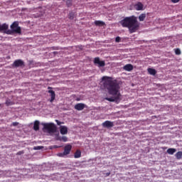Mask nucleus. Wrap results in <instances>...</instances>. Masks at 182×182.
I'll return each mask as SVG.
<instances>
[{"label":"nucleus","mask_w":182,"mask_h":182,"mask_svg":"<svg viewBox=\"0 0 182 182\" xmlns=\"http://www.w3.org/2000/svg\"><path fill=\"white\" fill-rule=\"evenodd\" d=\"M103 82V86L105 89H107L109 95H111V97H106L105 100L108 102H119L122 100V94H120V84L117 80H112L111 77L104 76L102 77Z\"/></svg>","instance_id":"f257e3e1"},{"label":"nucleus","mask_w":182,"mask_h":182,"mask_svg":"<svg viewBox=\"0 0 182 182\" xmlns=\"http://www.w3.org/2000/svg\"><path fill=\"white\" fill-rule=\"evenodd\" d=\"M119 23L122 25V28H128L130 33H134L139 29L140 24L137 21V17L134 16L125 17Z\"/></svg>","instance_id":"f03ea898"},{"label":"nucleus","mask_w":182,"mask_h":182,"mask_svg":"<svg viewBox=\"0 0 182 182\" xmlns=\"http://www.w3.org/2000/svg\"><path fill=\"white\" fill-rule=\"evenodd\" d=\"M43 129L48 130V133H56V125L53 123H44L43 124Z\"/></svg>","instance_id":"7ed1b4c3"},{"label":"nucleus","mask_w":182,"mask_h":182,"mask_svg":"<svg viewBox=\"0 0 182 182\" xmlns=\"http://www.w3.org/2000/svg\"><path fill=\"white\" fill-rule=\"evenodd\" d=\"M11 29L12 30L14 33H21L22 30L21 29V27L19 26V22L14 21L11 25Z\"/></svg>","instance_id":"20e7f679"},{"label":"nucleus","mask_w":182,"mask_h":182,"mask_svg":"<svg viewBox=\"0 0 182 182\" xmlns=\"http://www.w3.org/2000/svg\"><path fill=\"white\" fill-rule=\"evenodd\" d=\"M70 151H72V145L67 144L64 146L63 153H59V157H63V156H68V154H70Z\"/></svg>","instance_id":"39448f33"},{"label":"nucleus","mask_w":182,"mask_h":182,"mask_svg":"<svg viewBox=\"0 0 182 182\" xmlns=\"http://www.w3.org/2000/svg\"><path fill=\"white\" fill-rule=\"evenodd\" d=\"M23 66H25V63L21 59L16 60L12 64V68H22Z\"/></svg>","instance_id":"423d86ee"},{"label":"nucleus","mask_w":182,"mask_h":182,"mask_svg":"<svg viewBox=\"0 0 182 182\" xmlns=\"http://www.w3.org/2000/svg\"><path fill=\"white\" fill-rule=\"evenodd\" d=\"M94 63L95 65H98L99 68H103V66L106 65L105 61H100V58H99V57H97L94 59Z\"/></svg>","instance_id":"0eeeda50"},{"label":"nucleus","mask_w":182,"mask_h":182,"mask_svg":"<svg viewBox=\"0 0 182 182\" xmlns=\"http://www.w3.org/2000/svg\"><path fill=\"white\" fill-rule=\"evenodd\" d=\"M103 127H107V129H110V127H113L114 124L111 121H105L102 123Z\"/></svg>","instance_id":"6e6552de"},{"label":"nucleus","mask_w":182,"mask_h":182,"mask_svg":"<svg viewBox=\"0 0 182 182\" xmlns=\"http://www.w3.org/2000/svg\"><path fill=\"white\" fill-rule=\"evenodd\" d=\"M134 8L136 11H143L144 9V5H143L141 2H137L134 5Z\"/></svg>","instance_id":"1a4fd4ad"},{"label":"nucleus","mask_w":182,"mask_h":182,"mask_svg":"<svg viewBox=\"0 0 182 182\" xmlns=\"http://www.w3.org/2000/svg\"><path fill=\"white\" fill-rule=\"evenodd\" d=\"M85 107H86V105L83 103H78L77 105H75L74 108L75 109V110H83V109H85Z\"/></svg>","instance_id":"9d476101"},{"label":"nucleus","mask_w":182,"mask_h":182,"mask_svg":"<svg viewBox=\"0 0 182 182\" xmlns=\"http://www.w3.org/2000/svg\"><path fill=\"white\" fill-rule=\"evenodd\" d=\"M60 134H63V135L68 134V127L60 126Z\"/></svg>","instance_id":"9b49d317"},{"label":"nucleus","mask_w":182,"mask_h":182,"mask_svg":"<svg viewBox=\"0 0 182 182\" xmlns=\"http://www.w3.org/2000/svg\"><path fill=\"white\" fill-rule=\"evenodd\" d=\"M124 70H127V72H131L133 70V65L132 64H127L123 68Z\"/></svg>","instance_id":"f8f14e48"},{"label":"nucleus","mask_w":182,"mask_h":182,"mask_svg":"<svg viewBox=\"0 0 182 182\" xmlns=\"http://www.w3.org/2000/svg\"><path fill=\"white\" fill-rule=\"evenodd\" d=\"M9 28V26L6 23H3L2 25L0 23V32L2 31H6Z\"/></svg>","instance_id":"ddd939ff"},{"label":"nucleus","mask_w":182,"mask_h":182,"mask_svg":"<svg viewBox=\"0 0 182 182\" xmlns=\"http://www.w3.org/2000/svg\"><path fill=\"white\" fill-rule=\"evenodd\" d=\"M48 93L50 94V97H51V100H50V102H53V100H55V97H56V94H55V91L53 90H48Z\"/></svg>","instance_id":"4468645a"},{"label":"nucleus","mask_w":182,"mask_h":182,"mask_svg":"<svg viewBox=\"0 0 182 182\" xmlns=\"http://www.w3.org/2000/svg\"><path fill=\"white\" fill-rule=\"evenodd\" d=\"M82 156V151L80 150L77 149L75 154H74V157L75 159H80V157Z\"/></svg>","instance_id":"2eb2a0df"},{"label":"nucleus","mask_w":182,"mask_h":182,"mask_svg":"<svg viewBox=\"0 0 182 182\" xmlns=\"http://www.w3.org/2000/svg\"><path fill=\"white\" fill-rule=\"evenodd\" d=\"M39 124H40L39 121H35L34 125H33V130H35L36 132H38V130H39Z\"/></svg>","instance_id":"dca6fc26"},{"label":"nucleus","mask_w":182,"mask_h":182,"mask_svg":"<svg viewBox=\"0 0 182 182\" xmlns=\"http://www.w3.org/2000/svg\"><path fill=\"white\" fill-rule=\"evenodd\" d=\"M176 151H177V150L174 148H169L167 150V154H173L176 153Z\"/></svg>","instance_id":"f3484780"},{"label":"nucleus","mask_w":182,"mask_h":182,"mask_svg":"<svg viewBox=\"0 0 182 182\" xmlns=\"http://www.w3.org/2000/svg\"><path fill=\"white\" fill-rule=\"evenodd\" d=\"M148 73H149V75H152L153 76H154V75L157 73V71H156V70L153 68H148Z\"/></svg>","instance_id":"a211bd4d"},{"label":"nucleus","mask_w":182,"mask_h":182,"mask_svg":"<svg viewBox=\"0 0 182 182\" xmlns=\"http://www.w3.org/2000/svg\"><path fill=\"white\" fill-rule=\"evenodd\" d=\"M57 140H59L60 141H64L66 142L68 141V138L65 136H58Z\"/></svg>","instance_id":"6ab92c4d"},{"label":"nucleus","mask_w":182,"mask_h":182,"mask_svg":"<svg viewBox=\"0 0 182 182\" xmlns=\"http://www.w3.org/2000/svg\"><path fill=\"white\" fill-rule=\"evenodd\" d=\"M145 19H146V14H141L139 16V20L140 21V22H143V21H144Z\"/></svg>","instance_id":"aec40b11"},{"label":"nucleus","mask_w":182,"mask_h":182,"mask_svg":"<svg viewBox=\"0 0 182 182\" xmlns=\"http://www.w3.org/2000/svg\"><path fill=\"white\" fill-rule=\"evenodd\" d=\"M95 24L97 26H103V25H105V22L100 21H95Z\"/></svg>","instance_id":"412c9836"},{"label":"nucleus","mask_w":182,"mask_h":182,"mask_svg":"<svg viewBox=\"0 0 182 182\" xmlns=\"http://www.w3.org/2000/svg\"><path fill=\"white\" fill-rule=\"evenodd\" d=\"M176 158L178 159V160H180L181 159V157H182V151H178L176 154Z\"/></svg>","instance_id":"4be33fe9"},{"label":"nucleus","mask_w":182,"mask_h":182,"mask_svg":"<svg viewBox=\"0 0 182 182\" xmlns=\"http://www.w3.org/2000/svg\"><path fill=\"white\" fill-rule=\"evenodd\" d=\"M43 149V146H34L33 150H42Z\"/></svg>","instance_id":"5701e85b"},{"label":"nucleus","mask_w":182,"mask_h":182,"mask_svg":"<svg viewBox=\"0 0 182 182\" xmlns=\"http://www.w3.org/2000/svg\"><path fill=\"white\" fill-rule=\"evenodd\" d=\"M175 53H176V55H181V50H180L179 48H176L175 50Z\"/></svg>","instance_id":"b1692460"},{"label":"nucleus","mask_w":182,"mask_h":182,"mask_svg":"<svg viewBox=\"0 0 182 182\" xmlns=\"http://www.w3.org/2000/svg\"><path fill=\"white\" fill-rule=\"evenodd\" d=\"M66 4L68 6H72V0H66Z\"/></svg>","instance_id":"393cba45"},{"label":"nucleus","mask_w":182,"mask_h":182,"mask_svg":"<svg viewBox=\"0 0 182 182\" xmlns=\"http://www.w3.org/2000/svg\"><path fill=\"white\" fill-rule=\"evenodd\" d=\"M120 41H122V38L119 36L116 37L115 42H117V43H119Z\"/></svg>","instance_id":"a878e982"},{"label":"nucleus","mask_w":182,"mask_h":182,"mask_svg":"<svg viewBox=\"0 0 182 182\" xmlns=\"http://www.w3.org/2000/svg\"><path fill=\"white\" fill-rule=\"evenodd\" d=\"M74 16H75V14L71 12L69 14V18L70 19H73Z\"/></svg>","instance_id":"bb28decb"},{"label":"nucleus","mask_w":182,"mask_h":182,"mask_svg":"<svg viewBox=\"0 0 182 182\" xmlns=\"http://www.w3.org/2000/svg\"><path fill=\"white\" fill-rule=\"evenodd\" d=\"M55 122H57L58 126H60L61 124H63V122H60L59 120L55 119Z\"/></svg>","instance_id":"cd10ccee"},{"label":"nucleus","mask_w":182,"mask_h":182,"mask_svg":"<svg viewBox=\"0 0 182 182\" xmlns=\"http://www.w3.org/2000/svg\"><path fill=\"white\" fill-rule=\"evenodd\" d=\"M172 4H178V2H180V0H171Z\"/></svg>","instance_id":"c85d7f7f"},{"label":"nucleus","mask_w":182,"mask_h":182,"mask_svg":"<svg viewBox=\"0 0 182 182\" xmlns=\"http://www.w3.org/2000/svg\"><path fill=\"white\" fill-rule=\"evenodd\" d=\"M6 106H10V105H12V103H11V102H9V100H6Z\"/></svg>","instance_id":"c756f323"},{"label":"nucleus","mask_w":182,"mask_h":182,"mask_svg":"<svg viewBox=\"0 0 182 182\" xmlns=\"http://www.w3.org/2000/svg\"><path fill=\"white\" fill-rule=\"evenodd\" d=\"M18 124H19V122H13L12 123V126H14V127L18 126Z\"/></svg>","instance_id":"7c9ffc66"},{"label":"nucleus","mask_w":182,"mask_h":182,"mask_svg":"<svg viewBox=\"0 0 182 182\" xmlns=\"http://www.w3.org/2000/svg\"><path fill=\"white\" fill-rule=\"evenodd\" d=\"M6 33H7L8 35H11V34H12V31H10V30H9V31H6Z\"/></svg>","instance_id":"2f4dec72"},{"label":"nucleus","mask_w":182,"mask_h":182,"mask_svg":"<svg viewBox=\"0 0 182 182\" xmlns=\"http://www.w3.org/2000/svg\"><path fill=\"white\" fill-rule=\"evenodd\" d=\"M17 154H19V155L23 154V151H19V152L17 153Z\"/></svg>","instance_id":"473e14b6"},{"label":"nucleus","mask_w":182,"mask_h":182,"mask_svg":"<svg viewBox=\"0 0 182 182\" xmlns=\"http://www.w3.org/2000/svg\"><path fill=\"white\" fill-rule=\"evenodd\" d=\"M48 89H52V87H48Z\"/></svg>","instance_id":"72a5a7b5"}]
</instances>
